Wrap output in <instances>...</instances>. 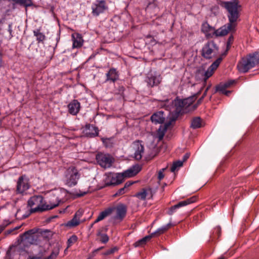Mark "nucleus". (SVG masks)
I'll use <instances>...</instances> for the list:
<instances>
[{
	"mask_svg": "<svg viewBox=\"0 0 259 259\" xmlns=\"http://www.w3.org/2000/svg\"><path fill=\"white\" fill-rule=\"evenodd\" d=\"M168 125L165 124L164 125H161L158 130L157 132V136L159 140H161L164 135L166 131V130L167 128Z\"/></svg>",
	"mask_w": 259,
	"mask_h": 259,
	"instance_id": "nucleus-28",
	"label": "nucleus"
},
{
	"mask_svg": "<svg viewBox=\"0 0 259 259\" xmlns=\"http://www.w3.org/2000/svg\"><path fill=\"white\" fill-rule=\"evenodd\" d=\"M171 224L169 223L167 225L163 226L161 228L158 229L155 232L152 233V234L154 237L156 235H159L161 234H163L166 231L169 229L171 227Z\"/></svg>",
	"mask_w": 259,
	"mask_h": 259,
	"instance_id": "nucleus-26",
	"label": "nucleus"
},
{
	"mask_svg": "<svg viewBox=\"0 0 259 259\" xmlns=\"http://www.w3.org/2000/svg\"><path fill=\"white\" fill-rule=\"evenodd\" d=\"M196 197H192L185 200L179 202L177 204L172 206L169 208L167 211V214L170 215H172L179 208L186 206L187 205L191 204L192 203H193L196 201Z\"/></svg>",
	"mask_w": 259,
	"mask_h": 259,
	"instance_id": "nucleus-13",
	"label": "nucleus"
},
{
	"mask_svg": "<svg viewBox=\"0 0 259 259\" xmlns=\"http://www.w3.org/2000/svg\"><path fill=\"white\" fill-rule=\"evenodd\" d=\"M136 197L141 200H145L146 198L152 197V189L151 188H143L140 192L137 193Z\"/></svg>",
	"mask_w": 259,
	"mask_h": 259,
	"instance_id": "nucleus-21",
	"label": "nucleus"
},
{
	"mask_svg": "<svg viewBox=\"0 0 259 259\" xmlns=\"http://www.w3.org/2000/svg\"><path fill=\"white\" fill-rule=\"evenodd\" d=\"M183 161L181 160L176 161L174 162L170 170L171 172H175L180 167L183 165Z\"/></svg>",
	"mask_w": 259,
	"mask_h": 259,
	"instance_id": "nucleus-33",
	"label": "nucleus"
},
{
	"mask_svg": "<svg viewBox=\"0 0 259 259\" xmlns=\"http://www.w3.org/2000/svg\"><path fill=\"white\" fill-rule=\"evenodd\" d=\"M227 256L225 254H224L220 257L218 259H227Z\"/></svg>",
	"mask_w": 259,
	"mask_h": 259,
	"instance_id": "nucleus-54",
	"label": "nucleus"
},
{
	"mask_svg": "<svg viewBox=\"0 0 259 259\" xmlns=\"http://www.w3.org/2000/svg\"><path fill=\"white\" fill-rule=\"evenodd\" d=\"M100 221H98V218H97V219L94 221V222L93 223L94 224H95V223H97L99 222H100Z\"/></svg>",
	"mask_w": 259,
	"mask_h": 259,
	"instance_id": "nucleus-57",
	"label": "nucleus"
},
{
	"mask_svg": "<svg viewBox=\"0 0 259 259\" xmlns=\"http://www.w3.org/2000/svg\"><path fill=\"white\" fill-rule=\"evenodd\" d=\"M11 250L9 249L7 251L5 259H10Z\"/></svg>",
	"mask_w": 259,
	"mask_h": 259,
	"instance_id": "nucleus-48",
	"label": "nucleus"
},
{
	"mask_svg": "<svg viewBox=\"0 0 259 259\" xmlns=\"http://www.w3.org/2000/svg\"><path fill=\"white\" fill-rule=\"evenodd\" d=\"M106 81H111L114 82L118 79V72L114 68L110 69L108 72L106 73Z\"/></svg>",
	"mask_w": 259,
	"mask_h": 259,
	"instance_id": "nucleus-24",
	"label": "nucleus"
},
{
	"mask_svg": "<svg viewBox=\"0 0 259 259\" xmlns=\"http://www.w3.org/2000/svg\"><path fill=\"white\" fill-rule=\"evenodd\" d=\"M127 191L123 188H121L119 189L115 194H114V196H120L122 195L125 193H126Z\"/></svg>",
	"mask_w": 259,
	"mask_h": 259,
	"instance_id": "nucleus-38",
	"label": "nucleus"
},
{
	"mask_svg": "<svg viewBox=\"0 0 259 259\" xmlns=\"http://www.w3.org/2000/svg\"><path fill=\"white\" fill-rule=\"evenodd\" d=\"M219 53V47L213 40L207 41L202 49V56L206 59L215 57Z\"/></svg>",
	"mask_w": 259,
	"mask_h": 259,
	"instance_id": "nucleus-7",
	"label": "nucleus"
},
{
	"mask_svg": "<svg viewBox=\"0 0 259 259\" xmlns=\"http://www.w3.org/2000/svg\"><path fill=\"white\" fill-rule=\"evenodd\" d=\"M72 38L73 40V48H80L83 44V40L79 34H73L72 35Z\"/></svg>",
	"mask_w": 259,
	"mask_h": 259,
	"instance_id": "nucleus-23",
	"label": "nucleus"
},
{
	"mask_svg": "<svg viewBox=\"0 0 259 259\" xmlns=\"http://www.w3.org/2000/svg\"><path fill=\"white\" fill-rule=\"evenodd\" d=\"M114 208H108L105 209L104 211H102L98 217V221H102L106 217L110 215L113 210H114Z\"/></svg>",
	"mask_w": 259,
	"mask_h": 259,
	"instance_id": "nucleus-27",
	"label": "nucleus"
},
{
	"mask_svg": "<svg viewBox=\"0 0 259 259\" xmlns=\"http://www.w3.org/2000/svg\"><path fill=\"white\" fill-rule=\"evenodd\" d=\"M190 154L189 153H186L185 154V155L183 156V160L182 161H186L189 157Z\"/></svg>",
	"mask_w": 259,
	"mask_h": 259,
	"instance_id": "nucleus-49",
	"label": "nucleus"
},
{
	"mask_svg": "<svg viewBox=\"0 0 259 259\" xmlns=\"http://www.w3.org/2000/svg\"><path fill=\"white\" fill-rule=\"evenodd\" d=\"M201 31L207 38L212 37L214 35L215 29L207 22H204L201 25Z\"/></svg>",
	"mask_w": 259,
	"mask_h": 259,
	"instance_id": "nucleus-18",
	"label": "nucleus"
},
{
	"mask_svg": "<svg viewBox=\"0 0 259 259\" xmlns=\"http://www.w3.org/2000/svg\"><path fill=\"white\" fill-rule=\"evenodd\" d=\"M33 34L36 37V40L38 42H43V41L45 39V35L41 32H40L39 29H36L33 30Z\"/></svg>",
	"mask_w": 259,
	"mask_h": 259,
	"instance_id": "nucleus-29",
	"label": "nucleus"
},
{
	"mask_svg": "<svg viewBox=\"0 0 259 259\" xmlns=\"http://www.w3.org/2000/svg\"><path fill=\"white\" fill-rule=\"evenodd\" d=\"M92 13L94 16H98L108 9L106 2L104 0L97 1L92 5Z\"/></svg>",
	"mask_w": 259,
	"mask_h": 259,
	"instance_id": "nucleus-11",
	"label": "nucleus"
},
{
	"mask_svg": "<svg viewBox=\"0 0 259 259\" xmlns=\"http://www.w3.org/2000/svg\"><path fill=\"white\" fill-rule=\"evenodd\" d=\"M118 250V248L117 247H114L111 248L107 251H105L103 253V254L104 255H108L110 254H113L114 252Z\"/></svg>",
	"mask_w": 259,
	"mask_h": 259,
	"instance_id": "nucleus-37",
	"label": "nucleus"
},
{
	"mask_svg": "<svg viewBox=\"0 0 259 259\" xmlns=\"http://www.w3.org/2000/svg\"><path fill=\"white\" fill-rule=\"evenodd\" d=\"M123 182L122 175H120V173L108 174L104 180L105 186H115Z\"/></svg>",
	"mask_w": 259,
	"mask_h": 259,
	"instance_id": "nucleus-10",
	"label": "nucleus"
},
{
	"mask_svg": "<svg viewBox=\"0 0 259 259\" xmlns=\"http://www.w3.org/2000/svg\"><path fill=\"white\" fill-rule=\"evenodd\" d=\"M235 83L234 80H230L226 82V87H229L231 85Z\"/></svg>",
	"mask_w": 259,
	"mask_h": 259,
	"instance_id": "nucleus-45",
	"label": "nucleus"
},
{
	"mask_svg": "<svg viewBox=\"0 0 259 259\" xmlns=\"http://www.w3.org/2000/svg\"><path fill=\"white\" fill-rule=\"evenodd\" d=\"M16 4L23 6L25 7H30L33 6V3L31 0H12Z\"/></svg>",
	"mask_w": 259,
	"mask_h": 259,
	"instance_id": "nucleus-31",
	"label": "nucleus"
},
{
	"mask_svg": "<svg viewBox=\"0 0 259 259\" xmlns=\"http://www.w3.org/2000/svg\"><path fill=\"white\" fill-rule=\"evenodd\" d=\"M30 187V184L28 178L25 175H22L17 180L15 192L17 194H26V192Z\"/></svg>",
	"mask_w": 259,
	"mask_h": 259,
	"instance_id": "nucleus-8",
	"label": "nucleus"
},
{
	"mask_svg": "<svg viewBox=\"0 0 259 259\" xmlns=\"http://www.w3.org/2000/svg\"><path fill=\"white\" fill-rule=\"evenodd\" d=\"M103 248V247H99L98 248V249L95 250L93 252V254L94 255H95V254L98 252L99 251V250H101Z\"/></svg>",
	"mask_w": 259,
	"mask_h": 259,
	"instance_id": "nucleus-50",
	"label": "nucleus"
},
{
	"mask_svg": "<svg viewBox=\"0 0 259 259\" xmlns=\"http://www.w3.org/2000/svg\"><path fill=\"white\" fill-rule=\"evenodd\" d=\"M233 40H234V37L232 35H231L228 39V40H227V49H229V48H230L231 47V44H232L233 41Z\"/></svg>",
	"mask_w": 259,
	"mask_h": 259,
	"instance_id": "nucleus-40",
	"label": "nucleus"
},
{
	"mask_svg": "<svg viewBox=\"0 0 259 259\" xmlns=\"http://www.w3.org/2000/svg\"><path fill=\"white\" fill-rule=\"evenodd\" d=\"M141 170V167L139 165H133L132 167L125 170L122 173H120L122 175L123 181L126 178H130L136 175Z\"/></svg>",
	"mask_w": 259,
	"mask_h": 259,
	"instance_id": "nucleus-17",
	"label": "nucleus"
},
{
	"mask_svg": "<svg viewBox=\"0 0 259 259\" xmlns=\"http://www.w3.org/2000/svg\"><path fill=\"white\" fill-rule=\"evenodd\" d=\"M79 178V175L76 169H68L65 173V184L70 187L74 186Z\"/></svg>",
	"mask_w": 259,
	"mask_h": 259,
	"instance_id": "nucleus-9",
	"label": "nucleus"
},
{
	"mask_svg": "<svg viewBox=\"0 0 259 259\" xmlns=\"http://www.w3.org/2000/svg\"><path fill=\"white\" fill-rule=\"evenodd\" d=\"M86 193H86L85 192H83V193H77V194H76V195L77 197H81V196H83L85 195L86 194Z\"/></svg>",
	"mask_w": 259,
	"mask_h": 259,
	"instance_id": "nucleus-51",
	"label": "nucleus"
},
{
	"mask_svg": "<svg viewBox=\"0 0 259 259\" xmlns=\"http://www.w3.org/2000/svg\"><path fill=\"white\" fill-rule=\"evenodd\" d=\"M41 234L39 229H32L26 231L21 236V241L19 244V247L24 246L23 249L25 250V247H28L30 245L38 244L42 241Z\"/></svg>",
	"mask_w": 259,
	"mask_h": 259,
	"instance_id": "nucleus-4",
	"label": "nucleus"
},
{
	"mask_svg": "<svg viewBox=\"0 0 259 259\" xmlns=\"http://www.w3.org/2000/svg\"><path fill=\"white\" fill-rule=\"evenodd\" d=\"M82 213L81 211L78 210L77 212H76V213L74 216H75V217L79 219V220H80V218L82 216Z\"/></svg>",
	"mask_w": 259,
	"mask_h": 259,
	"instance_id": "nucleus-46",
	"label": "nucleus"
},
{
	"mask_svg": "<svg viewBox=\"0 0 259 259\" xmlns=\"http://www.w3.org/2000/svg\"><path fill=\"white\" fill-rule=\"evenodd\" d=\"M57 254L58 253H55L54 252H52L49 256H48L45 259H55L56 257Z\"/></svg>",
	"mask_w": 259,
	"mask_h": 259,
	"instance_id": "nucleus-43",
	"label": "nucleus"
},
{
	"mask_svg": "<svg viewBox=\"0 0 259 259\" xmlns=\"http://www.w3.org/2000/svg\"><path fill=\"white\" fill-rule=\"evenodd\" d=\"M94 224V223H93L92 224H91V227H92L93 226Z\"/></svg>",
	"mask_w": 259,
	"mask_h": 259,
	"instance_id": "nucleus-58",
	"label": "nucleus"
},
{
	"mask_svg": "<svg viewBox=\"0 0 259 259\" xmlns=\"http://www.w3.org/2000/svg\"><path fill=\"white\" fill-rule=\"evenodd\" d=\"M211 86V84L210 83V84H209L207 86V87L206 88V89H205V90L206 91H208L210 89V88Z\"/></svg>",
	"mask_w": 259,
	"mask_h": 259,
	"instance_id": "nucleus-55",
	"label": "nucleus"
},
{
	"mask_svg": "<svg viewBox=\"0 0 259 259\" xmlns=\"http://www.w3.org/2000/svg\"><path fill=\"white\" fill-rule=\"evenodd\" d=\"M207 91H206L205 90L202 96L198 100L197 104H199L201 103V102L203 100L204 98L206 96V95L207 94Z\"/></svg>",
	"mask_w": 259,
	"mask_h": 259,
	"instance_id": "nucleus-44",
	"label": "nucleus"
},
{
	"mask_svg": "<svg viewBox=\"0 0 259 259\" xmlns=\"http://www.w3.org/2000/svg\"><path fill=\"white\" fill-rule=\"evenodd\" d=\"M8 31L10 33L9 37L11 38L12 37V25L11 24L9 25Z\"/></svg>",
	"mask_w": 259,
	"mask_h": 259,
	"instance_id": "nucleus-47",
	"label": "nucleus"
},
{
	"mask_svg": "<svg viewBox=\"0 0 259 259\" xmlns=\"http://www.w3.org/2000/svg\"><path fill=\"white\" fill-rule=\"evenodd\" d=\"M50 196L51 198L48 204L44 203V198L41 195L31 197L27 202L30 207V213L42 212L58 206L66 200L67 192L63 189H55L50 191Z\"/></svg>",
	"mask_w": 259,
	"mask_h": 259,
	"instance_id": "nucleus-1",
	"label": "nucleus"
},
{
	"mask_svg": "<svg viewBox=\"0 0 259 259\" xmlns=\"http://www.w3.org/2000/svg\"><path fill=\"white\" fill-rule=\"evenodd\" d=\"M96 159L99 165L104 168L110 167L113 162L112 158L109 154L102 153L97 155Z\"/></svg>",
	"mask_w": 259,
	"mask_h": 259,
	"instance_id": "nucleus-12",
	"label": "nucleus"
},
{
	"mask_svg": "<svg viewBox=\"0 0 259 259\" xmlns=\"http://www.w3.org/2000/svg\"><path fill=\"white\" fill-rule=\"evenodd\" d=\"M83 132L85 136L90 138L97 136L99 134L98 128L90 124H87L85 125Z\"/></svg>",
	"mask_w": 259,
	"mask_h": 259,
	"instance_id": "nucleus-16",
	"label": "nucleus"
},
{
	"mask_svg": "<svg viewBox=\"0 0 259 259\" xmlns=\"http://www.w3.org/2000/svg\"><path fill=\"white\" fill-rule=\"evenodd\" d=\"M222 60V58L219 57L208 67L206 71L200 70L196 73V77H199V75L203 76V87L197 95H198L200 94L201 91L206 84L207 79L212 75L214 71L218 67Z\"/></svg>",
	"mask_w": 259,
	"mask_h": 259,
	"instance_id": "nucleus-6",
	"label": "nucleus"
},
{
	"mask_svg": "<svg viewBox=\"0 0 259 259\" xmlns=\"http://www.w3.org/2000/svg\"><path fill=\"white\" fill-rule=\"evenodd\" d=\"M151 120L152 122L157 123H162L165 121V117L163 116V112L159 111L153 114L151 117Z\"/></svg>",
	"mask_w": 259,
	"mask_h": 259,
	"instance_id": "nucleus-22",
	"label": "nucleus"
},
{
	"mask_svg": "<svg viewBox=\"0 0 259 259\" xmlns=\"http://www.w3.org/2000/svg\"><path fill=\"white\" fill-rule=\"evenodd\" d=\"M161 81V77L159 75L156 73H150L148 74L147 82L151 87L157 85Z\"/></svg>",
	"mask_w": 259,
	"mask_h": 259,
	"instance_id": "nucleus-19",
	"label": "nucleus"
},
{
	"mask_svg": "<svg viewBox=\"0 0 259 259\" xmlns=\"http://www.w3.org/2000/svg\"><path fill=\"white\" fill-rule=\"evenodd\" d=\"M79 224V220L77 218L74 216L73 219L68 221L67 224L66 226L67 227H74L78 226Z\"/></svg>",
	"mask_w": 259,
	"mask_h": 259,
	"instance_id": "nucleus-32",
	"label": "nucleus"
},
{
	"mask_svg": "<svg viewBox=\"0 0 259 259\" xmlns=\"http://www.w3.org/2000/svg\"><path fill=\"white\" fill-rule=\"evenodd\" d=\"M39 232L40 233L42 234V240L45 238H48L51 236V231L48 230H42L39 229Z\"/></svg>",
	"mask_w": 259,
	"mask_h": 259,
	"instance_id": "nucleus-35",
	"label": "nucleus"
},
{
	"mask_svg": "<svg viewBox=\"0 0 259 259\" xmlns=\"http://www.w3.org/2000/svg\"><path fill=\"white\" fill-rule=\"evenodd\" d=\"M228 88V87H226V83H224L223 85H220L217 87V91L220 92L222 94L223 93L226 91V89Z\"/></svg>",
	"mask_w": 259,
	"mask_h": 259,
	"instance_id": "nucleus-39",
	"label": "nucleus"
},
{
	"mask_svg": "<svg viewBox=\"0 0 259 259\" xmlns=\"http://www.w3.org/2000/svg\"><path fill=\"white\" fill-rule=\"evenodd\" d=\"M165 168H162L158 172V179L159 181L161 180L164 178L163 172L165 170Z\"/></svg>",
	"mask_w": 259,
	"mask_h": 259,
	"instance_id": "nucleus-41",
	"label": "nucleus"
},
{
	"mask_svg": "<svg viewBox=\"0 0 259 259\" xmlns=\"http://www.w3.org/2000/svg\"><path fill=\"white\" fill-rule=\"evenodd\" d=\"M134 183V182H131V181H128V182H127L125 184H124V186L123 187V188L127 191H128V190H129V187L132 186L133 184Z\"/></svg>",
	"mask_w": 259,
	"mask_h": 259,
	"instance_id": "nucleus-42",
	"label": "nucleus"
},
{
	"mask_svg": "<svg viewBox=\"0 0 259 259\" xmlns=\"http://www.w3.org/2000/svg\"><path fill=\"white\" fill-rule=\"evenodd\" d=\"M197 79H201L203 81V76L202 75H199V77H196Z\"/></svg>",
	"mask_w": 259,
	"mask_h": 259,
	"instance_id": "nucleus-56",
	"label": "nucleus"
},
{
	"mask_svg": "<svg viewBox=\"0 0 259 259\" xmlns=\"http://www.w3.org/2000/svg\"><path fill=\"white\" fill-rule=\"evenodd\" d=\"M28 259H41V258L40 256H29Z\"/></svg>",
	"mask_w": 259,
	"mask_h": 259,
	"instance_id": "nucleus-52",
	"label": "nucleus"
},
{
	"mask_svg": "<svg viewBox=\"0 0 259 259\" xmlns=\"http://www.w3.org/2000/svg\"><path fill=\"white\" fill-rule=\"evenodd\" d=\"M195 100L194 97H190L183 100L176 99L174 101L166 100L162 103L161 105L177 117L180 114L187 112L188 110V108L193 104Z\"/></svg>",
	"mask_w": 259,
	"mask_h": 259,
	"instance_id": "nucleus-3",
	"label": "nucleus"
},
{
	"mask_svg": "<svg viewBox=\"0 0 259 259\" xmlns=\"http://www.w3.org/2000/svg\"><path fill=\"white\" fill-rule=\"evenodd\" d=\"M230 93H231L230 91L226 90L224 92H223V94L228 96Z\"/></svg>",
	"mask_w": 259,
	"mask_h": 259,
	"instance_id": "nucleus-53",
	"label": "nucleus"
},
{
	"mask_svg": "<svg viewBox=\"0 0 259 259\" xmlns=\"http://www.w3.org/2000/svg\"><path fill=\"white\" fill-rule=\"evenodd\" d=\"M201 126V120L199 117L194 118L191 121V127L194 129L200 128Z\"/></svg>",
	"mask_w": 259,
	"mask_h": 259,
	"instance_id": "nucleus-30",
	"label": "nucleus"
},
{
	"mask_svg": "<svg viewBox=\"0 0 259 259\" xmlns=\"http://www.w3.org/2000/svg\"><path fill=\"white\" fill-rule=\"evenodd\" d=\"M255 65L259 66V52L250 54L238 63L237 69L240 72L246 73Z\"/></svg>",
	"mask_w": 259,
	"mask_h": 259,
	"instance_id": "nucleus-5",
	"label": "nucleus"
},
{
	"mask_svg": "<svg viewBox=\"0 0 259 259\" xmlns=\"http://www.w3.org/2000/svg\"><path fill=\"white\" fill-rule=\"evenodd\" d=\"M77 240V237L76 235H72L67 240L68 247L71 246Z\"/></svg>",
	"mask_w": 259,
	"mask_h": 259,
	"instance_id": "nucleus-36",
	"label": "nucleus"
},
{
	"mask_svg": "<svg viewBox=\"0 0 259 259\" xmlns=\"http://www.w3.org/2000/svg\"><path fill=\"white\" fill-rule=\"evenodd\" d=\"M97 236H100V241L104 243H107L109 240V237L106 234H102L101 231L97 233Z\"/></svg>",
	"mask_w": 259,
	"mask_h": 259,
	"instance_id": "nucleus-34",
	"label": "nucleus"
},
{
	"mask_svg": "<svg viewBox=\"0 0 259 259\" xmlns=\"http://www.w3.org/2000/svg\"><path fill=\"white\" fill-rule=\"evenodd\" d=\"M68 112L72 115H76L80 109V103L77 100H73L67 105Z\"/></svg>",
	"mask_w": 259,
	"mask_h": 259,
	"instance_id": "nucleus-15",
	"label": "nucleus"
},
{
	"mask_svg": "<svg viewBox=\"0 0 259 259\" xmlns=\"http://www.w3.org/2000/svg\"><path fill=\"white\" fill-rule=\"evenodd\" d=\"M115 209L116 211V215L115 218L120 220H122L126 213L127 208L126 206L122 204H119L117 205Z\"/></svg>",
	"mask_w": 259,
	"mask_h": 259,
	"instance_id": "nucleus-20",
	"label": "nucleus"
},
{
	"mask_svg": "<svg viewBox=\"0 0 259 259\" xmlns=\"http://www.w3.org/2000/svg\"><path fill=\"white\" fill-rule=\"evenodd\" d=\"M133 147L135 150L134 158L137 160H140L144 151V145L140 141H136L133 143Z\"/></svg>",
	"mask_w": 259,
	"mask_h": 259,
	"instance_id": "nucleus-14",
	"label": "nucleus"
},
{
	"mask_svg": "<svg viewBox=\"0 0 259 259\" xmlns=\"http://www.w3.org/2000/svg\"><path fill=\"white\" fill-rule=\"evenodd\" d=\"M223 6L228 11L227 16L229 22L218 29L215 30L214 33L216 36H225L229 31H234L239 17V8L241 6L238 4V2H225L223 3Z\"/></svg>",
	"mask_w": 259,
	"mask_h": 259,
	"instance_id": "nucleus-2",
	"label": "nucleus"
},
{
	"mask_svg": "<svg viewBox=\"0 0 259 259\" xmlns=\"http://www.w3.org/2000/svg\"><path fill=\"white\" fill-rule=\"evenodd\" d=\"M152 237H153V236L152 235V234L151 235H150L146 236L143 237V238H142L141 239H140L138 241H137V242H136L134 243V246L135 247L143 246V245L146 244V243L147 242V241L150 240V239Z\"/></svg>",
	"mask_w": 259,
	"mask_h": 259,
	"instance_id": "nucleus-25",
	"label": "nucleus"
}]
</instances>
